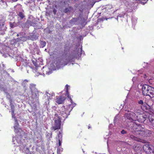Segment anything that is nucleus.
<instances>
[{
  "label": "nucleus",
  "mask_w": 154,
  "mask_h": 154,
  "mask_svg": "<svg viewBox=\"0 0 154 154\" xmlns=\"http://www.w3.org/2000/svg\"><path fill=\"white\" fill-rule=\"evenodd\" d=\"M136 78L135 77H134L133 78V79H132V81L133 82H134L135 80H136Z\"/></svg>",
  "instance_id": "obj_30"
},
{
  "label": "nucleus",
  "mask_w": 154,
  "mask_h": 154,
  "mask_svg": "<svg viewBox=\"0 0 154 154\" xmlns=\"http://www.w3.org/2000/svg\"><path fill=\"white\" fill-rule=\"evenodd\" d=\"M135 22H134V19H132V24H135V23L137 21V18H135Z\"/></svg>",
  "instance_id": "obj_28"
},
{
  "label": "nucleus",
  "mask_w": 154,
  "mask_h": 154,
  "mask_svg": "<svg viewBox=\"0 0 154 154\" xmlns=\"http://www.w3.org/2000/svg\"><path fill=\"white\" fill-rule=\"evenodd\" d=\"M76 20V19L74 18V19H73V20H71V21H73L74 20Z\"/></svg>",
  "instance_id": "obj_34"
},
{
  "label": "nucleus",
  "mask_w": 154,
  "mask_h": 154,
  "mask_svg": "<svg viewBox=\"0 0 154 154\" xmlns=\"http://www.w3.org/2000/svg\"><path fill=\"white\" fill-rule=\"evenodd\" d=\"M36 85L33 84L29 85V88L31 90L32 94L31 97L33 99H36L38 100V98L39 93L40 91H38L35 88Z\"/></svg>",
  "instance_id": "obj_6"
},
{
  "label": "nucleus",
  "mask_w": 154,
  "mask_h": 154,
  "mask_svg": "<svg viewBox=\"0 0 154 154\" xmlns=\"http://www.w3.org/2000/svg\"><path fill=\"white\" fill-rule=\"evenodd\" d=\"M138 103L142 105L141 106L142 109L143 110L145 109H148V107L149 106L146 103H143V101L142 100H140L138 102Z\"/></svg>",
  "instance_id": "obj_14"
},
{
  "label": "nucleus",
  "mask_w": 154,
  "mask_h": 154,
  "mask_svg": "<svg viewBox=\"0 0 154 154\" xmlns=\"http://www.w3.org/2000/svg\"><path fill=\"white\" fill-rule=\"evenodd\" d=\"M10 26L11 28H13L14 26V24L10 22Z\"/></svg>",
  "instance_id": "obj_27"
},
{
  "label": "nucleus",
  "mask_w": 154,
  "mask_h": 154,
  "mask_svg": "<svg viewBox=\"0 0 154 154\" xmlns=\"http://www.w3.org/2000/svg\"><path fill=\"white\" fill-rule=\"evenodd\" d=\"M143 149L145 152L148 154H154V147L152 145L148 144L143 145Z\"/></svg>",
  "instance_id": "obj_8"
},
{
  "label": "nucleus",
  "mask_w": 154,
  "mask_h": 154,
  "mask_svg": "<svg viewBox=\"0 0 154 154\" xmlns=\"http://www.w3.org/2000/svg\"><path fill=\"white\" fill-rule=\"evenodd\" d=\"M20 19H22L25 17L23 11H22L20 12Z\"/></svg>",
  "instance_id": "obj_20"
},
{
  "label": "nucleus",
  "mask_w": 154,
  "mask_h": 154,
  "mask_svg": "<svg viewBox=\"0 0 154 154\" xmlns=\"http://www.w3.org/2000/svg\"><path fill=\"white\" fill-rule=\"evenodd\" d=\"M58 140H62V135L60 131H59V134H58Z\"/></svg>",
  "instance_id": "obj_23"
},
{
  "label": "nucleus",
  "mask_w": 154,
  "mask_h": 154,
  "mask_svg": "<svg viewBox=\"0 0 154 154\" xmlns=\"http://www.w3.org/2000/svg\"><path fill=\"white\" fill-rule=\"evenodd\" d=\"M143 132H144V134H143V136H150V135L151 134V131L147 129L145 130L144 129V130L143 131Z\"/></svg>",
  "instance_id": "obj_16"
},
{
  "label": "nucleus",
  "mask_w": 154,
  "mask_h": 154,
  "mask_svg": "<svg viewBox=\"0 0 154 154\" xmlns=\"http://www.w3.org/2000/svg\"><path fill=\"white\" fill-rule=\"evenodd\" d=\"M20 64H22L24 66H27L28 63V61L26 59H23L20 57Z\"/></svg>",
  "instance_id": "obj_15"
},
{
  "label": "nucleus",
  "mask_w": 154,
  "mask_h": 154,
  "mask_svg": "<svg viewBox=\"0 0 154 154\" xmlns=\"http://www.w3.org/2000/svg\"><path fill=\"white\" fill-rule=\"evenodd\" d=\"M136 116L135 113L131 111H128V113L125 114V117L131 121L135 119Z\"/></svg>",
  "instance_id": "obj_10"
},
{
  "label": "nucleus",
  "mask_w": 154,
  "mask_h": 154,
  "mask_svg": "<svg viewBox=\"0 0 154 154\" xmlns=\"http://www.w3.org/2000/svg\"><path fill=\"white\" fill-rule=\"evenodd\" d=\"M116 119H117V116H116L115 117L114 119V123H115L116 121Z\"/></svg>",
  "instance_id": "obj_32"
},
{
  "label": "nucleus",
  "mask_w": 154,
  "mask_h": 154,
  "mask_svg": "<svg viewBox=\"0 0 154 154\" xmlns=\"http://www.w3.org/2000/svg\"><path fill=\"white\" fill-rule=\"evenodd\" d=\"M132 129V133L133 134L130 135V138L133 140L140 141V137H143L144 134L143 125H137L135 122H131L130 124Z\"/></svg>",
  "instance_id": "obj_2"
},
{
  "label": "nucleus",
  "mask_w": 154,
  "mask_h": 154,
  "mask_svg": "<svg viewBox=\"0 0 154 154\" xmlns=\"http://www.w3.org/2000/svg\"><path fill=\"white\" fill-rule=\"evenodd\" d=\"M43 60L41 58L38 59V60H33L32 62L35 66L36 67H38L40 65H42Z\"/></svg>",
  "instance_id": "obj_11"
},
{
  "label": "nucleus",
  "mask_w": 154,
  "mask_h": 154,
  "mask_svg": "<svg viewBox=\"0 0 154 154\" xmlns=\"http://www.w3.org/2000/svg\"><path fill=\"white\" fill-rule=\"evenodd\" d=\"M12 0L13 2H16V1H17L18 0Z\"/></svg>",
  "instance_id": "obj_35"
},
{
  "label": "nucleus",
  "mask_w": 154,
  "mask_h": 154,
  "mask_svg": "<svg viewBox=\"0 0 154 154\" xmlns=\"http://www.w3.org/2000/svg\"><path fill=\"white\" fill-rule=\"evenodd\" d=\"M29 82V81L26 79L22 80L21 81V86L23 87V88L25 91L26 89L27 88V85H28V83Z\"/></svg>",
  "instance_id": "obj_13"
},
{
  "label": "nucleus",
  "mask_w": 154,
  "mask_h": 154,
  "mask_svg": "<svg viewBox=\"0 0 154 154\" xmlns=\"http://www.w3.org/2000/svg\"><path fill=\"white\" fill-rule=\"evenodd\" d=\"M112 125H111V124H110V125H109V127L111 126Z\"/></svg>",
  "instance_id": "obj_36"
},
{
  "label": "nucleus",
  "mask_w": 154,
  "mask_h": 154,
  "mask_svg": "<svg viewBox=\"0 0 154 154\" xmlns=\"http://www.w3.org/2000/svg\"><path fill=\"white\" fill-rule=\"evenodd\" d=\"M62 140H60V139H59L58 141H59V146H60L61 145L62 143Z\"/></svg>",
  "instance_id": "obj_26"
},
{
  "label": "nucleus",
  "mask_w": 154,
  "mask_h": 154,
  "mask_svg": "<svg viewBox=\"0 0 154 154\" xmlns=\"http://www.w3.org/2000/svg\"><path fill=\"white\" fill-rule=\"evenodd\" d=\"M90 128H91V126L90 125H88V128L89 129Z\"/></svg>",
  "instance_id": "obj_33"
},
{
  "label": "nucleus",
  "mask_w": 154,
  "mask_h": 154,
  "mask_svg": "<svg viewBox=\"0 0 154 154\" xmlns=\"http://www.w3.org/2000/svg\"><path fill=\"white\" fill-rule=\"evenodd\" d=\"M54 96V93H52L51 94L48 92H46L44 97L43 98L44 101L45 102V104L47 105L49 103V101L50 99H51Z\"/></svg>",
  "instance_id": "obj_9"
},
{
  "label": "nucleus",
  "mask_w": 154,
  "mask_h": 154,
  "mask_svg": "<svg viewBox=\"0 0 154 154\" xmlns=\"http://www.w3.org/2000/svg\"><path fill=\"white\" fill-rule=\"evenodd\" d=\"M143 1L144 2H141L140 3L142 4L143 5H144L146 3V2H145V0H144Z\"/></svg>",
  "instance_id": "obj_31"
},
{
  "label": "nucleus",
  "mask_w": 154,
  "mask_h": 154,
  "mask_svg": "<svg viewBox=\"0 0 154 154\" xmlns=\"http://www.w3.org/2000/svg\"><path fill=\"white\" fill-rule=\"evenodd\" d=\"M54 119V123L51 127L52 129L55 131L57 129H60L61 125V118L58 116L57 114H55Z\"/></svg>",
  "instance_id": "obj_7"
},
{
  "label": "nucleus",
  "mask_w": 154,
  "mask_h": 154,
  "mask_svg": "<svg viewBox=\"0 0 154 154\" xmlns=\"http://www.w3.org/2000/svg\"><path fill=\"white\" fill-rule=\"evenodd\" d=\"M26 40V38H25V37L23 36V38H20V41H25Z\"/></svg>",
  "instance_id": "obj_24"
},
{
  "label": "nucleus",
  "mask_w": 154,
  "mask_h": 154,
  "mask_svg": "<svg viewBox=\"0 0 154 154\" xmlns=\"http://www.w3.org/2000/svg\"><path fill=\"white\" fill-rule=\"evenodd\" d=\"M72 9V8L70 7H69L68 8H66L64 10V12L65 13H67L70 11Z\"/></svg>",
  "instance_id": "obj_22"
},
{
  "label": "nucleus",
  "mask_w": 154,
  "mask_h": 154,
  "mask_svg": "<svg viewBox=\"0 0 154 154\" xmlns=\"http://www.w3.org/2000/svg\"><path fill=\"white\" fill-rule=\"evenodd\" d=\"M154 116L150 114L149 116V120L151 123V125L154 127Z\"/></svg>",
  "instance_id": "obj_17"
},
{
  "label": "nucleus",
  "mask_w": 154,
  "mask_h": 154,
  "mask_svg": "<svg viewBox=\"0 0 154 154\" xmlns=\"http://www.w3.org/2000/svg\"><path fill=\"white\" fill-rule=\"evenodd\" d=\"M121 133L122 134H124L127 133V131H125L124 130H122L121 131Z\"/></svg>",
  "instance_id": "obj_25"
},
{
  "label": "nucleus",
  "mask_w": 154,
  "mask_h": 154,
  "mask_svg": "<svg viewBox=\"0 0 154 154\" xmlns=\"http://www.w3.org/2000/svg\"><path fill=\"white\" fill-rule=\"evenodd\" d=\"M53 13H54V14H56V12H57V10H56L55 9H54L53 10Z\"/></svg>",
  "instance_id": "obj_29"
},
{
  "label": "nucleus",
  "mask_w": 154,
  "mask_h": 154,
  "mask_svg": "<svg viewBox=\"0 0 154 154\" xmlns=\"http://www.w3.org/2000/svg\"><path fill=\"white\" fill-rule=\"evenodd\" d=\"M16 140V141L17 142V143H19V142H17V140Z\"/></svg>",
  "instance_id": "obj_37"
},
{
  "label": "nucleus",
  "mask_w": 154,
  "mask_h": 154,
  "mask_svg": "<svg viewBox=\"0 0 154 154\" xmlns=\"http://www.w3.org/2000/svg\"><path fill=\"white\" fill-rule=\"evenodd\" d=\"M142 88L144 95L149 96L151 98L154 97V88L146 84L143 85Z\"/></svg>",
  "instance_id": "obj_5"
},
{
  "label": "nucleus",
  "mask_w": 154,
  "mask_h": 154,
  "mask_svg": "<svg viewBox=\"0 0 154 154\" xmlns=\"http://www.w3.org/2000/svg\"><path fill=\"white\" fill-rule=\"evenodd\" d=\"M110 6L111 8L112 7V6Z\"/></svg>",
  "instance_id": "obj_40"
},
{
  "label": "nucleus",
  "mask_w": 154,
  "mask_h": 154,
  "mask_svg": "<svg viewBox=\"0 0 154 154\" xmlns=\"http://www.w3.org/2000/svg\"><path fill=\"white\" fill-rule=\"evenodd\" d=\"M56 98V102L59 104L62 103L63 101L65 99V97H64L61 96H57Z\"/></svg>",
  "instance_id": "obj_12"
},
{
  "label": "nucleus",
  "mask_w": 154,
  "mask_h": 154,
  "mask_svg": "<svg viewBox=\"0 0 154 154\" xmlns=\"http://www.w3.org/2000/svg\"><path fill=\"white\" fill-rule=\"evenodd\" d=\"M140 119H141V122H144L147 118V116L145 115V114H141L140 116Z\"/></svg>",
  "instance_id": "obj_18"
},
{
  "label": "nucleus",
  "mask_w": 154,
  "mask_h": 154,
  "mask_svg": "<svg viewBox=\"0 0 154 154\" xmlns=\"http://www.w3.org/2000/svg\"><path fill=\"white\" fill-rule=\"evenodd\" d=\"M45 68L46 69L45 70V74L48 75L51 74L52 73V70L51 69H50L47 68H46V67Z\"/></svg>",
  "instance_id": "obj_19"
},
{
  "label": "nucleus",
  "mask_w": 154,
  "mask_h": 154,
  "mask_svg": "<svg viewBox=\"0 0 154 154\" xmlns=\"http://www.w3.org/2000/svg\"><path fill=\"white\" fill-rule=\"evenodd\" d=\"M66 95H67L68 98L70 100L71 104L66 106V108H65L64 106L62 107L60 109V115L64 119L66 118L69 115V113L72 110L73 108L75 106L76 104L73 102L70 96H69L68 90V87L69 86L67 85H66Z\"/></svg>",
  "instance_id": "obj_3"
},
{
  "label": "nucleus",
  "mask_w": 154,
  "mask_h": 154,
  "mask_svg": "<svg viewBox=\"0 0 154 154\" xmlns=\"http://www.w3.org/2000/svg\"><path fill=\"white\" fill-rule=\"evenodd\" d=\"M82 54V48H76L74 51V54L69 56L68 59H60L58 60L56 63V66L58 69L63 67L69 62H72L74 58H79Z\"/></svg>",
  "instance_id": "obj_1"
},
{
  "label": "nucleus",
  "mask_w": 154,
  "mask_h": 154,
  "mask_svg": "<svg viewBox=\"0 0 154 154\" xmlns=\"http://www.w3.org/2000/svg\"><path fill=\"white\" fill-rule=\"evenodd\" d=\"M17 36H19V34H17Z\"/></svg>",
  "instance_id": "obj_38"
},
{
  "label": "nucleus",
  "mask_w": 154,
  "mask_h": 154,
  "mask_svg": "<svg viewBox=\"0 0 154 154\" xmlns=\"http://www.w3.org/2000/svg\"><path fill=\"white\" fill-rule=\"evenodd\" d=\"M40 47L43 48L46 45V43L45 41H40Z\"/></svg>",
  "instance_id": "obj_21"
},
{
  "label": "nucleus",
  "mask_w": 154,
  "mask_h": 154,
  "mask_svg": "<svg viewBox=\"0 0 154 154\" xmlns=\"http://www.w3.org/2000/svg\"><path fill=\"white\" fill-rule=\"evenodd\" d=\"M44 68H45V67H44V66H43V67H42V69H44Z\"/></svg>",
  "instance_id": "obj_39"
},
{
  "label": "nucleus",
  "mask_w": 154,
  "mask_h": 154,
  "mask_svg": "<svg viewBox=\"0 0 154 154\" xmlns=\"http://www.w3.org/2000/svg\"><path fill=\"white\" fill-rule=\"evenodd\" d=\"M9 102L10 103V106L11 107L12 117L14 118L15 122L14 126V131L15 133L17 134L19 132V127L18 121L15 117V114L14 113V105L13 103L12 100L11 99H9Z\"/></svg>",
  "instance_id": "obj_4"
}]
</instances>
